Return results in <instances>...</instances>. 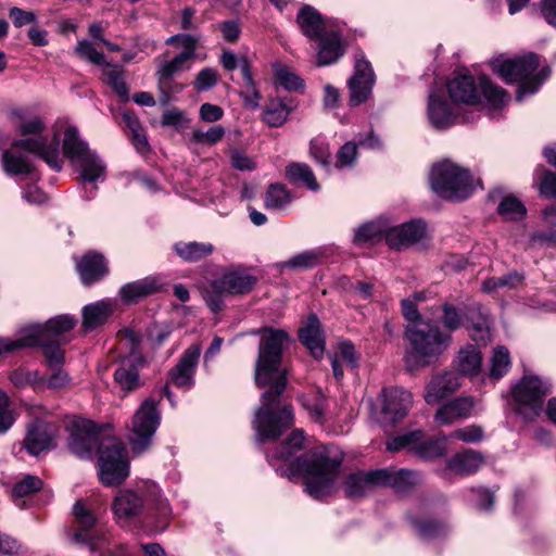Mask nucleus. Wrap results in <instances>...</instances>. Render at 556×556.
Returning <instances> with one entry per match:
<instances>
[{
	"instance_id": "obj_1",
	"label": "nucleus",
	"mask_w": 556,
	"mask_h": 556,
	"mask_svg": "<svg viewBox=\"0 0 556 556\" xmlns=\"http://www.w3.org/2000/svg\"><path fill=\"white\" fill-rule=\"evenodd\" d=\"M258 355L255 363L254 378L260 388L269 387L262 394L261 406L252 421L256 441L264 443L279 438L294 421L290 404H281L280 396L287 387V372L281 368L282 350L289 341V334L282 329L264 328Z\"/></svg>"
},
{
	"instance_id": "obj_2",
	"label": "nucleus",
	"mask_w": 556,
	"mask_h": 556,
	"mask_svg": "<svg viewBox=\"0 0 556 556\" xmlns=\"http://www.w3.org/2000/svg\"><path fill=\"white\" fill-rule=\"evenodd\" d=\"M343 454L330 446H317L291 462L290 476H305V491L316 500L329 495L339 475Z\"/></svg>"
},
{
	"instance_id": "obj_3",
	"label": "nucleus",
	"mask_w": 556,
	"mask_h": 556,
	"mask_svg": "<svg viewBox=\"0 0 556 556\" xmlns=\"http://www.w3.org/2000/svg\"><path fill=\"white\" fill-rule=\"evenodd\" d=\"M405 339L409 349L404 362L409 370L429 365L430 361L441 355L451 344L452 336L444 332L439 325L419 320L405 328Z\"/></svg>"
},
{
	"instance_id": "obj_4",
	"label": "nucleus",
	"mask_w": 556,
	"mask_h": 556,
	"mask_svg": "<svg viewBox=\"0 0 556 556\" xmlns=\"http://www.w3.org/2000/svg\"><path fill=\"white\" fill-rule=\"evenodd\" d=\"M11 116L16 119V126L22 136H34L15 140L12 143V148L27 150L38 155L53 170H61L63 160L60 155V142L58 132H55L51 140H49L47 136L42 135L46 125L41 117L34 116L26 118L21 110L12 111Z\"/></svg>"
},
{
	"instance_id": "obj_5",
	"label": "nucleus",
	"mask_w": 556,
	"mask_h": 556,
	"mask_svg": "<svg viewBox=\"0 0 556 556\" xmlns=\"http://www.w3.org/2000/svg\"><path fill=\"white\" fill-rule=\"evenodd\" d=\"M492 65L493 70L506 83H519L516 97L518 101H521L526 94L536 92L542 81L548 75V72H545V70L535 74L540 61L539 56L532 52L515 59L495 60Z\"/></svg>"
},
{
	"instance_id": "obj_6",
	"label": "nucleus",
	"mask_w": 556,
	"mask_h": 556,
	"mask_svg": "<svg viewBox=\"0 0 556 556\" xmlns=\"http://www.w3.org/2000/svg\"><path fill=\"white\" fill-rule=\"evenodd\" d=\"M429 179L433 192L445 200L463 201L473 192L469 170L450 161L433 165Z\"/></svg>"
},
{
	"instance_id": "obj_7",
	"label": "nucleus",
	"mask_w": 556,
	"mask_h": 556,
	"mask_svg": "<svg viewBox=\"0 0 556 556\" xmlns=\"http://www.w3.org/2000/svg\"><path fill=\"white\" fill-rule=\"evenodd\" d=\"M63 153L79 172L83 182H96L105 177V164L89 149L74 126L64 131Z\"/></svg>"
},
{
	"instance_id": "obj_8",
	"label": "nucleus",
	"mask_w": 556,
	"mask_h": 556,
	"mask_svg": "<svg viewBox=\"0 0 556 556\" xmlns=\"http://www.w3.org/2000/svg\"><path fill=\"white\" fill-rule=\"evenodd\" d=\"M551 391L548 380L535 375L523 376L511 390L516 413L526 420L534 419L542 412L544 400Z\"/></svg>"
},
{
	"instance_id": "obj_9",
	"label": "nucleus",
	"mask_w": 556,
	"mask_h": 556,
	"mask_svg": "<svg viewBox=\"0 0 556 556\" xmlns=\"http://www.w3.org/2000/svg\"><path fill=\"white\" fill-rule=\"evenodd\" d=\"M99 479L105 486L121 484L129 475L127 450L116 438L102 439L99 450Z\"/></svg>"
},
{
	"instance_id": "obj_10",
	"label": "nucleus",
	"mask_w": 556,
	"mask_h": 556,
	"mask_svg": "<svg viewBox=\"0 0 556 556\" xmlns=\"http://www.w3.org/2000/svg\"><path fill=\"white\" fill-rule=\"evenodd\" d=\"M157 404L159 402L148 397L132 416L129 442L135 454L143 453L152 443L161 421Z\"/></svg>"
},
{
	"instance_id": "obj_11",
	"label": "nucleus",
	"mask_w": 556,
	"mask_h": 556,
	"mask_svg": "<svg viewBox=\"0 0 556 556\" xmlns=\"http://www.w3.org/2000/svg\"><path fill=\"white\" fill-rule=\"evenodd\" d=\"M74 528L67 531L71 544L88 551H94L105 545V533L94 529L97 518L83 501L73 506Z\"/></svg>"
},
{
	"instance_id": "obj_12",
	"label": "nucleus",
	"mask_w": 556,
	"mask_h": 556,
	"mask_svg": "<svg viewBox=\"0 0 556 556\" xmlns=\"http://www.w3.org/2000/svg\"><path fill=\"white\" fill-rule=\"evenodd\" d=\"M375 81L371 64L365 59L363 52L356 53L353 75L348 80L349 104L357 106L366 102L371 96Z\"/></svg>"
},
{
	"instance_id": "obj_13",
	"label": "nucleus",
	"mask_w": 556,
	"mask_h": 556,
	"mask_svg": "<svg viewBox=\"0 0 556 556\" xmlns=\"http://www.w3.org/2000/svg\"><path fill=\"white\" fill-rule=\"evenodd\" d=\"M101 441L92 422L79 421L73 424L67 445L72 454L90 459L94 450H100Z\"/></svg>"
},
{
	"instance_id": "obj_14",
	"label": "nucleus",
	"mask_w": 556,
	"mask_h": 556,
	"mask_svg": "<svg viewBox=\"0 0 556 556\" xmlns=\"http://www.w3.org/2000/svg\"><path fill=\"white\" fill-rule=\"evenodd\" d=\"M426 238L427 224L422 219H413L386 230V241L393 250L408 249Z\"/></svg>"
},
{
	"instance_id": "obj_15",
	"label": "nucleus",
	"mask_w": 556,
	"mask_h": 556,
	"mask_svg": "<svg viewBox=\"0 0 556 556\" xmlns=\"http://www.w3.org/2000/svg\"><path fill=\"white\" fill-rule=\"evenodd\" d=\"M257 282V278L245 268L238 267L224 271L219 277L211 281L210 286L217 292L227 295H242L250 293Z\"/></svg>"
},
{
	"instance_id": "obj_16",
	"label": "nucleus",
	"mask_w": 556,
	"mask_h": 556,
	"mask_svg": "<svg viewBox=\"0 0 556 556\" xmlns=\"http://www.w3.org/2000/svg\"><path fill=\"white\" fill-rule=\"evenodd\" d=\"M410 392L403 388H386L381 392V413L386 420L395 424L402 420L412 406Z\"/></svg>"
},
{
	"instance_id": "obj_17",
	"label": "nucleus",
	"mask_w": 556,
	"mask_h": 556,
	"mask_svg": "<svg viewBox=\"0 0 556 556\" xmlns=\"http://www.w3.org/2000/svg\"><path fill=\"white\" fill-rule=\"evenodd\" d=\"M201 354V346L193 344L189 346L175 367L168 372L169 382L177 388L189 390L194 384V374Z\"/></svg>"
},
{
	"instance_id": "obj_18",
	"label": "nucleus",
	"mask_w": 556,
	"mask_h": 556,
	"mask_svg": "<svg viewBox=\"0 0 556 556\" xmlns=\"http://www.w3.org/2000/svg\"><path fill=\"white\" fill-rule=\"evenodd\" d=\"M146 498L142 491L119 490L112 502V511L119 521H128L139 516L144 507Z\"/></svg>"
},
{
	"instance_id": "obj_19",
	"label": "nucleus",
	"mask_w": 556,
	"mask_h": 556,
	"mask_svg": "<svg viewBox=\"0 0 556 556\" xmlns=\"http://www.w3.org/2000/svg\"><path fill=\"white\" fill-rule=\"evenodd\" d=\"M197 50H182L170 60L162 61L156 71L157 85L162 92L169 87L173 78L191 68Z\"/></svg>"
},
{
	"instance_id": "obj_20",
	"label": "nucleus",
	"mask_w": 556,
	"mask_h": 556,
	"mask_svg": "<svg viewBox=\"0 0 556 556\" xmlns=\"http://www.w3.org/2000/svg\"><path fill=\"white\" fill-rule=\"evenodd\" d=\"M484 463V455L481 452L473 450H465L452 456L447 463L446 468L442 470V477L446 480L450 479V473L458 477H466L477 472Z\"/></svg>"
},
{
	"instance_id": "obj_21",
	"label": "nucleus",
	"mask_w": 556,
	"mask_h": 556,
	"mask_svg": "<svg viewBox=\"0 0 556 556\" xmlns=\"http://www.w3.org/2000/svg\"><path fill=\"white\" fill-rule=\"evenodd\" d=\"M375 476L379 488L389 486L397 493L407 492L418 481L415 471L395 467L375 469Z\"/></svg>"
},
{
	"instance_id": "obj_22",
	"label": "nucleus",
	"mask_w": 556,
	"mask_h": 556,
	"mask_svg": "<svg viewBox=\"0 0 556 556\" xmlns=\"http://www.w3.org/2000/svg\"><path fill=\"white\" fill-rule=\"evenodd\" d=\"M76 269L85 286L101 280L109 273L105 257L96 251H88L77 262Z\"/></svg>"
},
{
	"instance_id": "obj_23",
	"label": "nucleus",
	"mask_w": 556,
	"mask_h": 556,
	"mask_svg": "<svg viewBox=\"0 0 556 556\" xmlns=\"http://www.w3.org/2000/svg\"><path fill=\"white\" fill-rule=\"evenodd\" d=\"M471 75H458L447 83L448 96L455 103L476 105L480 103V91Z\"/></svg>"
},
{
	"instance_id": "obj_24",
	"label": "nucleus",
	"mask_w": 556,
	"mask_h": 556,
	"mask_svg": "<svg viewBox=\"0 0 556 556\" xmlns=\"http://www.w3.org/2000/svg\"><path fill=\"white\" fill-rule=\"evenodd\" d=\"M24 339L34 341V343L26 348L40 346L42 349V354L49 368L63 366L65 359L64 351L58 341L46 338L45 332L40 329H26L24 331Z\"/></svg>"
},
{
	"instance_id": "obj_25",
	"label": "nucleus",
	"mask_w": 556,
	"mask_h": 556,
	"mask_svg": "<svg viewBox=\"0 0 556 556\" xmlns=\"http://www.w3.org/2000/svg\"><path fill=\"white\" fill-rule=\"evenodd\" d=\"M475 404V400L471 396L456 397L439 407L434 415V420L439 426H448L458 419L468 418Z\"/></svg>"
},
{
	"instance_id": "obj_26",
	"label": "nucleus",
	"mask_w": 556,
	"mask_h": 556,
	"mask_svg": "<svg viewBox=\"0 0 556 556\" xmlns=\"http://www.w3.org/2000/svg\"><path fill=\"white\" fill-rule=\"evenodd\" d=\"M163 286L164 283L160 277L148 276L124 285L119 290V296L124 303L131 304L139 299L162 291Z\"/></svg>"
},
{
	"instance_id": "obj_27",
	"label": "nucleus",
	"mask_w": 556,
	"mask_h": 556,
	"mask_svg": "<svg viewBox=\"0 0 556 556\" xmlns=\"http://www.w3.org/2000/svg\"><path fill=\"white\" fill-rule=\"evenodd\" d=\"M53 437L54 433L48 424L36 420L28 427L23 445L30 455L38 456L50 448Z\"/></svg>"
},
{
	"instance_id": "obj_28",
	"label": "nucleus",
	"mask_w": 556,
	"mask_h": 556,
	"mask_svg": "<svg viewBox=\"0 0 556 556\" xmlns=\"http://www.w3.org/2000/svg\"><path fill=\"white\" fill-rule=\"evenodd\" d=\"M299 339L316 359L323 357L325 352V336L321 330L320 321L315 314H311L307 317L305 326L299 331Z\"/></svg>"
},
{
	"instance_id": "obj_29",
	"label": "nucleus",
	"mask_w": 556,
	"mask_h": 556,
	"mask_svg": "<svg viewBox=\"0 0 556 556\" xmlns=\"http://www.w3.org/2000/svg\"><path fill=\"white\" fill-rule=\"evenodd\" d=\"M427 113L431 126L437 130H446L457 121L448 103L434 93L429 94Z\"/></svg>"
},
{
	"instance_id": "obj_30",
	"label": "nucleus",
	"mask_w": 556,
	"mask_h": 556,
	"mask_svg": "<svg viewBox=\"0 0 556 556\" xmlns=\"http://www.w3.org/2000/svg\"><path fill=\"white\" fill-rule=\"evenodd\" d=\"M460 387L458 375L444 372L434 377L427 387L425 400L428 404H437L456 392Z\"/></svg>"
},
{
	"instance_id": "obj_31",
	"label": "nucleus",
	"mask_w": 556,
	"mask_h": 556,
	"mask_svg": "<svg viewBox=\"0 0 556 556\" xmlns=\"http://www.w3.org/2000/svg\"><path fill=\"white\" fill-rule=\"evenodd\" d=\"M319 41V49L317 52V65L326 66L336 63L344 54V45L342 35L337 30H331L325 34Z\"/></svg>"
},
{
	"instance_id": "obj_32",
	"label": "nucleus",
	"mask_w": 556,
	"mask_h": 556,
	"mask_svg": "<svg viewBox=\"0 0 556 556\" xmlns=\"http://www.w3.org/2000/svg\"><path fill=\"white\" fill-rule=\"evenodd\" d=\"M144 361L141 357H134L123 361L114 372V380L124 392L137 390L141 386L139 369Z\"/></svg>"
},
{
	"instance_id": "obj_33",
	"label": "nucleus",
	"mask_w": 556,
	"mask_h": 556,
	"mask_svg": "<svg viewBox=\"0 0 556 556\" xmlns=\"http://www.w3.org/2000/svg\"><path fill=\"white\" fill-rule=\"evenodd\" d=\"M296 23L302 34L311 40L321 39L326 29L320 13L311 5H303L296 15Z\"/></svg>"
},
{
	"instance_id": "obj_34",
	"label": "nucleus",
	"mask_w": 556,
	"mask_h": 556,
	"mask_svg": "<svg viewBox=\"0 0 556 556\" xmlns=\"http://www.w3.org/2000/svg\"><path fill=\"white\" fill-rule=\"evenodd\" d=\"M376 477L375 470H358L350 473L344 480V492L346 497H363L371 490L379 488Z\"/></svg>"
},
{
	"instance_id": "obj_35",
	"label": "nucleus",
	"mask_w": 556,
	"mask_h": 556,
	"mask_svg": "<svg viewBox=\"0 0 556 556\" xmlns=\"http://www.w3.org/2000/svg\"><path fill=\"white\" fill-rule=\"evenodd\" d=\"M465 327L473 340H485L491 328L490 315L480 304L472 305L466 308Z\"/></svg>"
},
{
	"instance_id": "obj_36",
	"label": "nucleus",
	"mask_w": 556,
	"mask_h": 556,
	"mask_svg": "<svg viewBox=\"0 0 556 556\" xmlns=\"http://www.w3.org/2000/svg\"><path fill=\"white\" fill-rule=\"evenodd\" d=\"M526 275L522 271L510 270L501 277H490L482 281L481 290L484 293H494L500 289L518 290L525 286Z\"/></svg>"
},
{
	"instance_id": "obj_37",
	"label": "nucleus",
	"mask_w": 556,
	"mask_h": 556,
	"mask_svg": "<svg viewBox=\"0 0 556 556\" xmlns=\"http://www.w3.org/2000/svg\"><path fill=\"white\" fill-rule=\"evenodd\" d=\"M112 314L110 302L98 301L88 304L83 309V326L86 330H93L102 326Z\"/></svg>"
},
{
	"instance_id": "obj_38",
	"label": "nucleus",
	"mask_w": 556,
	"mask_h": 556,
	"mask_svg": "<svg viewBox=\"0 0 556 556\" xmlns=\"http://www.w3.org/2000/svg\"><path fill=\"white\" fill-rule=\"evenodd\" d=\"M482 354L475 345H467L459 350L457 355V368L464 376L472 377L480 372Z\"/></svg>"
},
{
	"instance_id": "obj_39",
	"label": "nucleus",
	"mask_w": 556,
	"mask_h": 556,
	"mask_svg": "<svg viewBox=\"0 0 556 556\" xmlns=\"http://www.w3.org/2000/svg\"><path fill=\"white\" fill-rule=\"evenodd\" d=\"M286 177L293 185L305 186L312 191L319 190V185L312 168L305 163H291L286 167Z\"/></svg>"
},
{
	"instance_id": "obj_40",
	"label": "nucleus",
	"mask_w": 556,
	"mask_h": 556,
	"mask_svg": "<svg viewBox=\"0 0 556 556\" xmlns=\"http://www.w3.org/2000/svg\"><path fill=\"white\" fill-rule=\"evenodd\" d=\"M5 150L2 154L3 170L11 176L31 175L34 166L26 155L13 150Z\"/></svg>"
},
{
	"instance_id": "obj_41",
	"label": "nucleus",
	"mask_w": 556,
	"mask_h": 556,
	"mask_svg": "<svg viewBox=\"0 0 556 556\" xmlns=\"http://www.w3.org/2000/svg\"><path fill=\"white\" fill-rule=\"evenodd\" d=\"M176 254L186 262H198L214 251L212 243L207 242H178L174 245Z\"/></svg>"
},
{
	"instance_id": "obj_42",
	"label": "nucleus",
	"mask_w": 556,
	"mask_h": 556,
	"mask_svg": "<svg viewBox=\"0 0 556 556\" xmlns=\"http://www.w3.org/2000/svg\"><path fill=\"white\" fill-rule=\"evenodd\" d=\"M219 62L228 72L240 68L244 83L253 88L252 66L247 55H237L230 50L224 51L219 56Z\"/></svg>"
},
{
	"instance_id": "obj_43",
	"label": "nucleus",
	"mask_w": 556,
	"mask_h": 556,
	"mask_svg": "<svg viewBox=\"0 0 556 556\" xmlns=\"http://www.w3.org/2000/svg\"><path fill=\"white\" fill-rule=\"evenodd\" d=\"M304 432L303 430H294L276 450L271 455H268L269 462L271 459H280L289 462L291 458L303 448Z\"/></svg>"
},
{
	"instance_id": "obj_44",
	"label": "nucleus",
	"mask_w": 556,
	"mask_h": 556,
	"mask_svg": "<svg viewBox=\"0 0 556 556\" xmlns=\"http://www.w3.org/2000/svg\"><path fill=\"white\" fill-rule=\"evenodd\" d=\"M440 309V323L447 331L446 333L451 334V332L465 327L466 309H462L451 302L442 303Z\"/></svg>"
},
{
	"instance_id": "obj_45",
	"label": "nucleus",
	"mask_w": 556,
	"mask_h": 556,
	"mask_svg": "<svg viewBox=\"0 0 556 556\" xmlns=\"http://www.w3.org/2000/svg\"><path fill=\"white\" fill-rule=\"evenodd\" d=\"M446 437L425 439L413 446V452L424 459L442 457L446 451Z\"/></svg>"
},
{
	"instance_id": "obj_46",
	"label": "nucleus",
	"mask_w": 556,
	"mask_h": 556,
	"mask_svg": "<svg viewBox=\"0 0 556 556\" xmlns=\"http://www.w3.org/2000/svg\"><path fill=\"white\" fill-rule=\"evenodd\" d=\"M76 319L68 315H60L50 318L45 325L30 326L28 329H40L46 338L53 339L71 331L76 326Z\"/></svg>"
},
{
	"instance_id": "obj_47",
	"label": "nucleus",
	"mask_w": 556,
	"mask_h": 556,
	"mask_svg": "<svg viewBox=\"0 0 556 556\" xmlns=\"http://www.w3.org/2000/svg\"><path fill=\"white\" fill-rule=\"evenodd\" d=\"M303 408L308 413L309 417L315 421L323 424L327 406L326 396L320 390L300 396Z\"/></svg>"
},
{
	"instance_id": "obj_48",
	"label": "nucleus",
	"mask_w": 556,
	"mask_h": 556,
	"mask_svg": "<svg viewBox=\"0 0 556 556\" xmlns=\"http://www.w3.org/2000/svg\"><path fill=\"white\" fill-rule=\"evenodd\" d=\"M323 257V253L318 250H309L299 253L289 260L281 262L279 267L290 268L294 270H306L316 267Z\"/></svg>"
},
{
	"instance_id": "obj_49",
	"label": "nucleus",
	"mask_w": 556,
	"mask_h": 556,
	"mask_svg": "<svg viewBox=\"0 0 556 556\" xmlns=\"http://www.w3.org/2000/svg\"><path fill=\"white\" fill-rule=\"evenodd\" d=\"M511 367L510 354L507 348L498 345L493 350L490 361L489 375L491 378L498 380L503 378Z\"/></svg>"
},
{
	"instance_id": "obj_50",
	"label": "nucleus",
	"mask_w": 556,
	"mask_h": 556,
	"mask_svg": "<svg viewBox=\"0 0 556 556\" xmlns=\"http://www.w3.org/2000/svg\"><path fill=\"white\" fill-rule=\"evenodd\" d=\"M291 112V108L280 100L270 101L264 109L263 121L269 127L282 126Z\"/></svg>"
},
{
	"instance_id": "obj_51",
	"label": "nucleus",
	"mask_w": 556,
	"mask_h": 556,
	"mask_svg": "<svg viewBox=\"0 0 556 556\" xmlns=\"http://www.w3.org/2000/svg\"><path fill=\"white\" fill-rule=\"evenodd\" d=\"M386 230L379 223H367L357 228L354 235V243L359 247L377 243L382 237L386 238Z\"/></svg>"
},
{
	"instance_id": "obj_52",
	"label": "nucleus",
	"mask_w": 556,
	"mask_h": 556,
	"mask_svg": "<svg viewBox=\"0 0 556 556\" xmlns=\"http://www.w3.org/2000/svg\"><path fill=\"white\" fill-rule=\"evenodd\" d=\"M410 522L418 533V535L425 540H431L435 538H440L444 535L448 527L445 522L433 520V519H424L418 520L416 518H412Z\"/></svg>"
},
{
	"instance_id": "obj_53",
	"label": "nucleus",
	"mask_w": 556,
	"mask_h": 556,
	"mask_svg": "<svg viewBox=\"0 0 556 556\" xmlns=\"http://www.w3.org/2000/svg\"><path fill=\"white\" fill-rule=\"evenodd\" d=\"M10 381L14 387L23 389L31 387L34 389H41L45 386V378L39 374L38 370H27L25 368L14 369L10 376Z\"/></svg>"
},
{
	"instance_id": "obj_54",
	"label": "nucleus",
	"mask_w": 556,
	"mask_h": 556,
	"mask_svg": "<svg viewBox=\"0 0 556 556\" xmlns=\"http://www.w3.org/2000/svg\"><path fill=\"white\" fill-rule=\"evenodd\" d=\"M479 87L480 96L482 94L493 108L503 105L508 99L507 92L503 88L493 85L485 76L479 77Z\"/></svg>"
},
{
	"instance_id": "obj_55",
	"label": "nucleus",
	"mask_w": 556,
	"mask_h": 556,
	"mask_svg": "<svg viewBox=\"0 0 556 556\" xmlns=\"http://www.w3.org/2000/svg\"><path fill=\"white\" fill-rule=\"evenodd\" d=\"M497 212L506 220H520L526 216L527 208L519 199L508 195L500 202Z\"/></svg>"
},
{
	"instance_id": "obj_56",
	"label": "nucleus",
	"mask_w": 556,
	"mask_h": 556,
	"mask_svg": "<svg viewBox=\"0 0 556 556\" xmlns=\"http://www.w3.org/2000/svg\"><path fill=\"white\" fill-rule=\"evenodd\" d=\"M291 197L283 185L271 184L265 194V206L271 210H280L290 203Z\"/></svg>"
},
{
	"instance_id": "obj_57",
	"label": "nucleus",
	"mask_w": 556,
	"mask_h": 556,
	"mask_svg": "<svg viewBox=\"0 0 556 556\" xmlns=\"http://www.w3.org/2000/svg\"><path fill=\"white\" fill-rule=\"evenodd\" d=\"M42 486L43 482L38 476L26 475L14 483L12 488V495L15 498H22L40 491Z\"/></svg>"
},
{
	"instance_id": "obj_58",
	"label": "nucleus",
	"mask_w": 556,
	"mask_h": 556,
	"mask_svg": "<svg viewBox=\"0 0 556 556\" xmlns=\"http://www.w3.org/2000/svg\"><path fill=\"white\" fill-rule=\"evenodd\" d=\"M275 80L288 91H296L304 86L303 80L283 65L275 66Z\"/></svg>"
},
{
	"instance_id": "obj_59",
	"label": "nucleus",
	"mask_w": 556,
	"mask_h": 556,
	"mask_svg": "<svg viewBox=\"0 0 556 556\" xmlns=\"http://www.w3.org/2000/svg\"><path fill=\"white\" fill-rule=\"evenodd\" d=\"M75 53L79 58H81L94 65L100 66V65L106 64L104 54L97 51L93 43L89 40H86V39L79 40L75 48Z\"/></svg>"
},
{
	"instance_id": "obj_60",
	"label": "nucleus",
	"mask_w": 556,
	"mask_h": 556,
	"mask_svg": "<svg viewBox=\"0 0 556 556\" xmlns=\"http://www.w3.org/2000/svg\"><path fill=\"white\" fill-rule=\"evenodd\" d=\"M106 84L123 100H128L129 90L125 81L124 72L121 68H114L104 73Z\"/></svg>"
},
{
	"instance_id": "obj_61",
	"label": "nucleus",
	"mask_w": 556,
	"mask_h": 556,
	"mask_svg": "<svg viewBox=\"0 0 556 556\" xmlns=\"http://www.w3.org/2000/svg\"><path fill=\"white\" fill-rule=\"evenodd\" d=\"M422 438H424V431H421V430L410 431V432L391 438L387 442V448L389 451L395 452V451H400L404 447H409L413 451V446L415 445V443L419 442Z\"/></svg>"
},
{
	"instance_id": "obj_62",
	"label": "nucleus",
	"mask_w": 556,
	"mask_h": 556,
	"mask_svg": "<svg viewBox=\"0 0 556 556\" xmlns=\"http://www.w3.org/2000/svg\"><path fill=\"white\" fill-rule=\"evenodd\" d=\"M226 130L222 125H215L206 131L193 130L191 134V140L194 143L215 144L224 138Z\"/></svg>"
},
{
	"instance_id": "obj_63",
	"label": "nucleus",
	"mask_w": 556,
	"mask_h": 556,
	"mask_svg": "<svg viewBox=\"0 0 556 556\" xmlns=\"http://www.w3.org/2000/svg\"><path fill=\"white\" fill-rule=\"evenodd\" d=\"M451 439H456L465 443H478L484 438V431L481 426L470 425L464 428L454 430L450 434Z\"/></svg>"
},
{
	"instance_id": "obj_64",
	"label": "nucleus",
	"mask_w": 556,
	"mask_h": 556,
	"mask_svg": "<svg viewBox=\"0 0 556 556\" xmlns=\"http://www.w3.org/2000/svg\"><path fill=\"white\" fill-rule=\"evenodd\" d=\"M309 154L324 167H329L331 160V152L329 144L320 139L314 138L309 143Z\"/></svg>"
}]
</instances>
